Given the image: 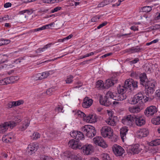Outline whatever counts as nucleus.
<instances>
[{
    "mask_svg": "<svg viewBox=\"0 0 160 160\" xmlns=\"http://www.w3.org/2000/svg\"><path fill=\"white\" fill-rule=\"evenodd\" d=\"M157 84V83L154 79L150 78L146 83V86H147L148 88L146 89L145 93L146 95H148L149 96L151 100H152L154 98L152 94L155 91Z\"/></svg>",
    "mask_w": 160,
    "mask_h": 160,
    "instance_id": "1",
    "label": "nucleus"
},
{
    "mask_svg": "<svg viewBox=\"0 0 160 160\" xmlns=\"http://www.w3.org/2000/svg\"><path fill=\"white\" fill-rule=\"evenodd\" d=\"M149 96L148 95L145 96L141 92L138 93L135 95L132 100V104H136L138 103L140 105L148 101H151Z\"/></svg>",
    "mask_w": 160,
    "mask_h": 160,
    "instance_id": "2",
    "label": "nucleus"
},
{
    "mask_svg": "<svg viewBox=\"0 0 160 160\" xmlns=\"http://www.w3.org/2000/svg\"><path fill=\"white\" fill-rule=\"evenodd\" d=\"M82 131L89 138L94 137L96 134L95 128L91 125H86L82 128Z\"/></svg>",
    "mask_w": 160,
    "mask_h": 160,
    "instance_id": "3",
    "label": "nucleus"
},
{
    "mask_svg": "<svg viewBox=\"0 0 160 160\" xmlns=\"http://www.w3.org/2000/svg\"><path fill=\"white\" fill-rule=\"evenodd\" d=\"M137 81H134L132 79H127L125 81V86L128 87L129 91H133L138 87Z\"/></svg>",
    "mask_w": 160,
    "mask_h": 160,
    "instance_id": "4",
    "label": "nucleus"
},
{
    "mask_svg": "<svg viewBox=\"0 0 160 160\" xmlns=\"http://www.w3.org/2000/svg\"><path fill=\"white\" fill-rule=\"evenodd\" d=\"M102 136L104 138H111L113 136V130L108 126L103 127L101 130Z\"/></svg>",
    "mask_w": 160,
    "mask_h": 160,
    "instance_id": "5",
    "label": "nucleus"
},
{
    "mask_svg": "<svg viewBox=\"0 0 160 160\" xmlns=\"http://www.w3.org/2000/svg\"><path fill=\"white\" fill-rule=\"evenodd\" d=\"M16 126V123L14 122H5L0 125V133H3L5 132L9 127L12 128Z\"/></svg>",
    "mask_w": 160,
    "mask_h": 160,
    "instance_id": "6",
    "label": "nucleus"
},
{
    "mask_svg": "<svg viewBox=\"0 0 160 160\" xmlns=\"http://www.w3.org/2000/svg\"><path fill=\"white\" fill-rule=\"evenodd\" d=\"M135 116L133 115H128L124 116L122 120V123L125 125L131 126L135 120Z\"/></svg>",
    "mask_w": 160,
    "mask_h": 160,
    "instance_id": "7",
    "label": "nucleus"
},
{
    "mask_svg": "<svg viewBox=\"0 0 160 160\" xmlns=\"http://www.w3.org/2000/svg\"><path fill=\"white\" fill-rule=\"evenodd\" d=\"M94 143L96 145H98L103 148H105L107 147V145L103 139L101 137H96L93 139Z\"/></svg>",
    "mask_w": 160,
    "mask_h": 160,
    "instance_id": "8",
    "label": "nucleus"
},
{
    "mask_svg": "<svg viewBox=\"0 0 160 160\" xmlns=\"http://www.w3.org/2000/svg\"><path fill=\"white\" fill-rule=\"evenodd\" d=\"M158 111V109L156 107L154 106H151L147 107L144 113L146 116L148 117L152 116L156 113Z\"/></svg>",
    "mask_w": 160,
    "mask_h": 160,
    "instance_id": "9",
    "label": "nucleus"
},
{
    "mask_svg": "<svg viewBox=\"0 0 160 160\" xmlns=\"http://www.w3.org/2000/svg\"><path fill=\"white\" fill-rule=\"evenodd\" d=\"M112 150L114 154L117 156H121L124 153V150L120 146L115 144L112 147Z\"/></svg>",
    "mask_w": 160,
    "mask_h": 160,
    "instance_id": "10",
    "label": "nucleus"
},
{
    "mask_svg": "<svg viewBox=\"0 0 160 160\" xmlns=\"http://www.w3.org/2000/svg\"><path fill=\"white\" fill-rule=\"evenodd\" d=\"M71 136L77 141L82 140L84 138L83 133L80 131H74L70 133Z\"/></svg>",
    "mask_w": 160,
    "mask_h": 160,
    "instance_id": "11",
    "label": "nucleus"
},
{
    "mask_svg": "<svg viewBox=\"0 0 160 160\" xmlns=\"http://www.w3.org/2000/svg\"><path fill=\"white\" fill-rule=\"evenodd\" d=\"M85 154L88 155L93 152V147L90 144L85 145L80 147Z\"/></svg>",
    "mask_w": 160,
    "mask_h": 160,
    "instance_id": "12",
    "label": "nucleus"
},
{
    "mask_svg": "<svg viewBox=\"0 0 160 160\" xmlns=\"http://www.w3.org/2000/svg\"><path fill=\"white\" fill-rule=\"evenodd\" d=\"M110 99L108 98L105 96L104 98L101 97L99 99V102L102 105L106 107L109 106L112 103V101Z\"/></svg>",
    "mask_w": 160,
    "mask_h": 160,
    "instance_id": "13",
    "label": "nucleus"
},
{
    "mask_svg": "<svg viewBox=\"0 0 160 160\" xmlns=\"http://www.w3.org/2000/svg\"><path fill=\"white\" fill-rule=\"evenodd\" d=\"M139 144H137L132 146L129 148L130 153L133 154H138L142 150V148H139Z\"/></svg>",
    "mask_w": 160,
    "mask_h": 160,
    "instance_id": "14",
    "label": "nucleus"
},
{
    "mask_svg": "<svg viewBox=\"0 0 160 160\" xmlns=\"http://www.w3.org/2000/svg\"><path fill=\"white\" fill-rule=\"evenodd\" d=\"M118 80L116 77H112L110 79H109L106 80L105 85L106 88H108L113 86L114 84L117 83Z\"/></svg>",
    "mask_w": 160,
    "mask_h": 160,
    "instance_id": "15",
    "label": "nucleus"
},
{
    "mask_svg": "<svg viewBox=\"0 0 160 160\" xmlns=\"http://www.w3.org/2000/svg\"><path fill=\"white\" fill-rule=\"evenodd\" d=\"M148 134V130L147 128L141 129L137 132V135L140 138L147 137Z\"/></svg>",
    "mask_w": 160,
    "mask_h": 160,
    "instance_id": "16",
    "label": "nucleus"
},
{
    "mask_svg": "<svg viewBox=\"0 0 160 160\" xmlns=\"http://www.w3.org/2000/svg\"><path fill=\"white\" fill-rule=\"evenodd\" d=\"M93 102V101L92 99L86 97L83 99V101L82 104V106L85 108H88L91 106Z\"/></svg>",
    "mask_w": 160,
    "mask_h": 160,
    "instance_id": "17",
    "label": "nucleus"
},
{
    "mask_svg": "<svg viewBox=\"0 0 160 160\" xmlns=\"http://www.w3.org/2000/svg\"><path fill=\"white\" fill-rule=\"evenodd\" d=\"M135 120L136 124L138 126H141L145 123V118L142 117L136 116Z\"/></svg>",
    "mask_w": 160,
    "mask_h": 160,
    "instance_id": "18",
    "label": "nucleus"
},
{
    "mask_svg": "<svg viewBox=\"0 0 160 160\" xmlns=\"http://www.w3.org/2000/svg\"><path fill=\"white\" fill-rule=\"evenodd\" d=\"M139 78L140 79V83L141 84L146 87V83L148 80L147 78L146 74L145 73H141Z\"/></svg>",
    "mask_w": 160,
    "mask_h": 160,
    "instance_id": "19",
    "label": "nucleus"
},
{
    "mask_svg": "<svg viewBox=\"0 0 160 160\" xmlns=\"http://www.w3.org/2000/svg\"><path fill=\"white\" fill-rule=\"evenodd\" d=\"M69 147L74 149L77 148H80L81 146L78 145V141H75L74 139H72L70 140L68 143Z\"/></svg>",
    "mask_w": 160,
    "mask_h": 160,
    "instance_id": "20",
    "label": "nucleus"
},
{
    "mask_svg": "<svg viewBox=\"0 0 160 160\" xmlns=\"http://www.w3.org/2000/svg\"><path fill=\"white\" fill-rule=\"evenodd\" d=\"M128 130V128L126 126L120 129L121 137L123 142L124 139L126 138V135Z\"/></svg>",
    "mask_w": 160,
    "mask_h": 160,
    "instance_id": "21",
    "label": "nucleus"
},
{
    "mask_svg": "<svg viewBox=\"0 0 160 160\" xmlns=\"http://www.w3.org/2000/svg\"><path fill=\"white\" fill-rule=\"evenodd\" d=\"M128 88L126 86H125V82L123 86H120L119 88H118L117 90L118 93H125Z\"/></svg>",
    "mask_w": 160,
    "mask_h": 160,
    "instance_id": "22",
    "label": "nucleus"
},
{
    "mask_svg": "<svg viewBox=\"0 0 160 160\" xmlns=\"http://www.w3.org/2000/svg\"><path fill=\"white\" fill-rule=\"evenodd\" d=\"M142 50V48H140L138 46L136 47H132L127 49L128 52L130 53H133L136 52H138Z\"/></svg>",
    "mask_w": 160,
    "mask_h": 160,
    "instance_id": "23",
    "label": "nucleus"
},
{
    "mask_svg": "<svg viewBox=\"0 0 160 160\" xmlns=\"http://www.w3.org/2000/svg\"><path fill=\"white\" fill-rule=\"evenodd\" d=\"M32 144L29 145L28 148V151L30 154L34 153L37 150L36 147L33 146Z\"/></svg>",
    "mask_w": 160,
    "mask_h": 160,
    "instance_id": "24",
    "label": "nucleus"
},
{
    "mask_svg": "<svg viewBox=\"0 0 160 160\" xmlns=\"http://www.w3.org/2000/svg\"><path fill=\"white\" fill-rule=\"evenodd\" d=\"M117 117L114 116L113 118H108V120L106 121L107 123L111 126H115L116 125V121H115V118H116Z\"/></svg>",
    "mask_w": 160,
    "mask_h": 160,
    "instance_id": "25",
    "label": "nucleus"
},
{
    "mask_svg": "<svg viewBox=\"0 0 160 160\" xmlns=\"http://www.w3.org/2000/svg\"><path fill=\"white\" fill-rule=\"evenodd\" d=\"M29 124V121L28 120H27L24 122L23 123L22 125L19 127V130L21 131L25 130L28 126Z\"/></svg>",
    "mask_w": 160,
    "mask_h": 160,
    "instance_id": "26",
    "label": "nucleus"
},
{
    "mask_svg": "<svg viewBox=\"0 0 160 160\" xmlns=\"http://www.w3.org/2000/svg\"><path fill=\"white\" fill-rule=\"evenodd\" d=\"M105 96H106L107 98H108L111 99V100H112V99L114 100H117L116 99V96H115L113 94V93L110 91H108L105 95Z\"/></svg>",
    "mask_w": 160,
    "mask_h": 160,
    "instance_id": "27",
    "label": "nucleus"
},
{
    "mask_svg": "<svg viewBox=\"0 0 160 160\" xmlns=\"http://www.w3.org/2000/svg\"><path fill=\"white\" fill-rule=\"evenodd\" d=\"M149 145L151 146H154L160 145V139H156L152 141L149 142Z\"/></svg>",
    "mask_w": 160,
    "mask_h": 160,
    "instance_id": "28",
    "label": "nucleus"
},
{
    "mask_svg": "<svg viewBox=\"0 0 160 160\" xmlns=\"http://www.w3.org/2000/svg\"><path fill=\"white\" fill-rule=\"evenodd\" d=\"M117 100L122 101L125 99L127 96L125 93H118L117 94Z\"/></svg>",
    "mask_w": 160,
    "mask_h": 160,
    "instance_id": "29",
    "label": "nucleus"
},
{
    "mask_svg": "<svg viewBox=\"0 0 160 160\" xmlns=\"http://www.w3.org/2000/svg\"><path fill=\"white\" fill-rule=\"evenodd\" d=\"M52 45V43L48 44L45 45L43 48L38 49L36 50V52L40 53L41 52H43L45 50V49H47L48 48L50 47Z\"/></svg>",
    "mask_w": 160,
    "mask_h": 160,
    "instance_id": "30",
    "label": "nucleus"
},
{
    "mask_svg": "<svg viewBox=\"0 0 160 160\" xmlns=\"http://www.w3.org/2000/svg\"><path fill=\"white\" fill-rule=\"evenodd\" d=\"M112 0H104L98 5V7H102L105 5L108 4L110 2H112Z\"/></svg>",
    "mask_w": 160,
    "mask_h": 160,
    "instance_id": "31",
    "label": "nucleus"
},
{
    "mask_svg": "<svg viewBox=\"0 0 160 160\" xmlns=\"http://www.w3.org/2000/svg\"><path fill=\"white\" fill-rule=\"evenodd\" d=\"M152 123L155 125L160 124V116H158L152 119Z\"/></svg>",
    "mask_w": 160,
    "mask_h": 160,
    "instance_id": "32",
    "label": "nucleus"
},
{
    "mask_svg": "<svg viewBox=\"0 0 160 160\" xmlns=\"http://www.w3.org/2000/svg\"><path fill=\"white\" fill-rule=\"evenodd\" d=\"M141 73L138 72H133L130 74V76L133 78L137 79L138 78Z\"/></svg>",
    "mask_w": 160,
    "mask_h": 160,
    "instance_id": "33",
    "label": "nucleus"
},
{
    "mask_svg": "<svg viewBox=\"0 0 160 160\" xmlns=\"http://www.w3.org/2000/svg\"><path fill=\"white\" fill-rule=\"evenodd\" d=\"M39 73L40 76V80L47 78L50 74L48 72H45L42 73Z\"/></svg>",
    "mask_w": 160,
    "mask_h": 160,
    "instance_id": "34",
    "label": "nucleus"
},
{
    "mask_svg": "<svg viewBox=\"0 0 160 160\" xmlns=\"http://www.w3.org/2000/svg\"><path fill=\"white\" fill-rule=\"evenodd\" d=\"M101 157L102 158L103 160H110L111 158H110L109 155L107 153H103L102 154Z\"/></svg>",
    "mask_w": 160,
    "mask_h": 160,
    "instance_id": "35",
    "label": "nucleus"
},
{
    "mask_svg": "<svg viewBox=\"0 0 160 160\" xmlns=\"http://www.w3.org/2000/svg\"><path fill=\"white\" fill-rule=\"evenodd\" d=\"M73 78V76L72 75L68 76L67 78L65 80L66 83L69 84L72 83L73 81L72 79Z\"/></svg>",
    "mask_w": 160,
    "mask_h": 160,
    "instance_id": "36",
    "label": "nucleus"
},
{
    "mask_svg": "<svg viewBox=\"0 0 160 160\" xmlns=\"http://www.w3.org/2000/svg\"><path fill=\"white\" fill-rule=\"evenodd\" d=\"M64 155L68 158H72L73 156V153L69 151H67L65 152Z\"/></svg>",
    "mask_w": 160,
    "mask_h": 160,
    "instance_id": "37",
    "label": "nucleus"
},
{
    "mask_svg": "<svg viewBox=\"0 0 160 160\" xmlns=\"http://www.w3.org/2000/svg\"><path fill=\"white\" fill-rule=\"evenodd\" d=\"M0 41L1 43L2 46L4 45H7L10 43L11 41L9 40L1 39H0Z\"/></svg>",
    "mask_w": 160,
    "mask_h": 160,
    "instance_id": "38",
    "label": "nucleus"
},
{
    "mask_svg": "<svg viewBox=\"0 0 160 160\" xmlns=\"http://www.w3.org/2000/svg\"><path fill=\"white\" fill-rule=\"evenodd\" d=\"M130 111L133 113L138 112L140 111V109L138 107H133L130 110Z\"/></svg>",
    "mask_w": 160,
    "mask_h": 160,
    "instance_id": "39",
    "label": "nucleus"
},
{
    "mask_svg": "<svg viewBox=\"0 0 160 160\" xmlns=\"http://www.w3.org/2000/svg\"><path fill=\"white\" fill-rule=\"evenodd\" d=\"M76 114L80 117L83 118V119L85 118V117L86 116V115L83 112L80 111H78L76 113Z\"/></svg>",
    "mask_w": 160,
    "mask_h": 160,
    "instance_id": "40",
    "label": "nucleus"
},
{
    "mask_svg": "<svg viewBox=\"0 0 160 160\" xmlns=\"http://www.w3.org/2000/svg\"><path fill=\"white\" fill-rule=\"evenodd\" d=\"M152 10V7L150 6H145L143 7L142 10L143 12H148Z\"/></svg>",
    "mask_w": 160,
    "mask_h": 160,
    "instance_id": "41",
    "label": "nucleus"
},
{
    "mask_svg": "<svg viewBox=\"0 0 160 160\" xmlns=\"http://www.w3.org/2000/svg\"><path fill=\"white\" fill-rule=\"evenodd\" d=\"M25 13H27L28 14H31L32 12L29 10L27 9L20 11L19 12L20 14H23Z\"/></svg>",
    "mask_w": 160,
    "mask_h": 160,
    "instance_id": "42",
    "label": "nucleus"
},
{
    "mask_svg": "<svg viewBox=\"0 0 160 160\" xmlns=\"http://www.w3.org/2000/svg\"><path fill=\"white\" fill-rule=\"evenodd\" d=\"M103 82L102 80L98 81L96 83V86L97 88L101 87L103 86Z\"/></svg>",
    "mask_w": 160,
    "mask_h": 160,
    "instance_id": "43",
    "label": "nucleus"
},
{
    "mask_svg": "<svg viewBox=\"0 0 160 160\" xmlns=\"http://www.w3.org/2000/svg\"><path fill=\"white\" fill-rule=\"evenodd\" d=\"M6 142H9L11 143L13 141V138L10 136H9L7 137L5 140H4Z\"/></svg>",
    "mask_w": 160,
    "mask_h": 160,
    "instance_id": "44",
    "label": "nucleus"
},
{
    "mask_svg": "<svg viewBox=\"0 0 160 160\" xmlns=\"http://www.w3.org/2000/svg\"><path fill=\"white\" fill-rule=\"evenodd\" d=\"M39 73L34 74L32 77L33 79L34 80H40Z\"/></svg>",
    "mask_w": 160,
    "mask_h": 160,
    "instance_id": "45",
    "label": "nucleus"
},
{
    "mask_svg": "<svg viewBox=\"0 0 160 160\" xmlns=\"http://www.w3.org/2000/svg\"><path fill=\"white\" fill-rule=\"evenodd\" d=\"M33 139H36L38 138H39L40 137V135L39 133L37 132H34L33 135Z\"/></svg>",
    "mask_w": 160,
    "mask_h": 160,
    "instance_id": "46",
    "label": "nucleus"
},
{
    "mask_svg": "<svg viewBox=\"0 0 160 160\" xmlns=\"http://www.w3.org/2000/svg\"><path fill=\"white\" fill-rule=\"evenodd\" d=\"M14 119L15 120L16 122H15V123H16V125L17 123L20 122L22 121L21 117L19 116H17L15 117Z\"/></svg>",
    "mask_w": 160,
    "mask_h": 160,
    "instance_id": "47",
    "label": "nucleus"
},
{
    "mask_svg": "<svg viewBox=\"0 0 160 160\" xmlns=\"http://www.w3.org/2000/svg\"><path fill=\"white\" fill-rule=\"evenodd\" d=\"M91 119H90V123L95 122L97 121L96 118V116L95 115H90Z\"/></svg>",
    "mask_w": 160,
    "mask_h": 160,
    "instance_id": "48",
    "label": "nucleus"
},
{
    "mask_svg": "<svg viewBox=\"0 0 160 160\" xmlns=\"http://www.w3.org/2000/svg\"><path fill=\"white\" fill-rule=\"evenodd\" d=\"M100 17L101 16L98 15L92 18L91 21L93 22H95L97 21V19H99Z\"/></svg>",
    "mask_w": 160,
    "mask_h": 160,
    "instance_id": "49",
    "label": "nucleus"
},
{
    "mask_svg": "<svg viewBox=\"0 0 160 160\" xmlns=\"http://www.w3.org/2000/svg\"><path fill=\"white\" fill-rule=\"evenodd\" d=\"M41 1L44 3H54V0H42Z\"/></svg>",
    "mask_w": 160,
    "mask_h": 160,
    "instance_id": "50",
    "label": "nucleus"
},
{
    "mask_svg": "<svg viewBox=\"0 0 160 160\" xmlns=\"http://www.w3.org/2000/svg\"><path fill=\"white\" fill-rule=\"evenodd\" d=\"M74 0L68 1L67 2L68 5H66L67 7H69V6H74Z\"/></svg>",
    "mask_w": 160,
    "mask_h": 160,
    "instance_id": "51",
    "label": "nucleus"
},
{
    "mask_svg": "<svg viewBox=\"0 0 160 160\" xmlns=\"http://www.w3.org/2000/svg\"><path fill=\"white\" fill-rule=\"evenodd\" d=\"M90 115H88L87 116H85V118L83 119L84 120L87 122L90 123V119H91Z\"/></svg>",
    "mask_w": 160,
    "mask_h": 160,
    "instance_id": "52",
    "label": "nucleus"
},
{
    "mask_svg": "<svg viewBox=\"0 0 160 160\" xmlns=\"http://www.w3.org/2000/svg\"><path fill=\"white\" fill-rule=\"evenodd\" d=\"M61 8V7H55L52 10L51 12L54 13V12H57L58 10H60Z\"/></svg>",
    "mask_w": 160,
    "mask_h": 160,
    "instance_id": "53",
    "label": "nucleus"
},
{
    "mask_svg": "<svg viewBox=\"0 0 160 160\" xmlns=\"http://www.w3.org/2000/svg\"><path fill=\"white\" fill-rule=\"evenodd\" d=\"M108 23V22H104L102 23L101 24H100L99 25L97 28L98 29H99L100 28H101L103 27V26H105Z\"/></svg>",
    "mask_w": 160,
    "mask_h": 160,
    "instance_id": "54",
    "label": "nucleus"
},
{
    "mask_svg": "<svg viewBox=\"0 0 160 160\" xmlns=\"http://www.w3.org/2000/svg\"><path fill=\"white\" fill-rule=\"evenodd\" d=\"M53 92V89L52 88H49L47 90L46 92L47 94L48 95H51Z\"/></svg>",
    "mask_w": 160,
    "mask_h": 160,
    "instance_id": "55",
    "label": "nucleus"
},
{
    "mask_svg": "<svg viewBox=\"0 0 160 160\" xmlns=\"http://www.w3.org/2000/svg\"><path fill=\"white\" fill-rule=\"evenodd\" d=\"M75 160H81V158L78 155H75L73 156V157Z\"/></svg>",
    "mask_w": 160,
    "mask_h": 160,
    "instance_id": "56",
    "label": "nucleus"
},
{
    "mask_svg": "<svg viewBox=\"0 0 160 160\" xmlns=\"http://www.w3.org/2000/svg\"><path fill=\"white\" fill-rule=\"evenodd\" d=\"M48 11V9H45L44 8H42L40 9V12L42 13H44L47 12Z\"/></svg>",
    "mask_w": 160,
    "mask_h": 160,
    "instance_id": "57",
    "label": "nucleus"
},
{
    "mask_svg": "<svg viewBox=\"0 0 160 160\" xmlns=\"http://www.w3.org/2000/svg\"><path fill=\"white\" fill-rule=\"evenodd\" d=\"M4 57V55H0V64L5 62V61L3 59Z\"/></svg>",
    "mask_w": 160,
    "mask_h": 160,
    "instance_id": "58",
    "label": "nucleus"
},
{
    "mask_svg": "<svg viewBox=\"0 0 160 160\" xmlns=\"http://www.w3.org/2000/svg\"><path fill=\"white\" fill-rule=\"evenodd\" d=\"M7 108H13L12 102H10L7 105Z\"/></svg>",
    "mask_w": 160,
    "mask_h": 160,
    "instance_id": "59",
    "label": "nucleus"
},
{
    "mask_svg": "<svg viewBox=\"0 0 160 160\" xmlns=\"http://www.w3.org/2000/svg\"><path fill=\"white\" fill-rule=\"evenodd\" d=\"M12 6L11 3L8 2L5 3L4 5V7L5 8H7L11 7Z\"/></svg>",
    "mask_w": 160,
    "mask_h": 160,
    "instance_id": "60",
    "label": "nucleus"
},
{
    "mask_svg": "<svg viewBox=\"0 0 160 160\" xmlns=\"http://www.w3.org/2000/svg\"><path fill=\"white\" fill-rule=\"evenodd\" d=\"M47 156H46L44 154H42L40 155V160H45L46 158H47Z\"/></svg>",
    "mask_w": 160,
    "mask_h": 160,
    "instance_id": "61",
    "label": "nucleus"
},
{
    "mask_svg": "<svg viewBox=\"0 0 160 160\" xmlns=\"http://www.w3.org/2000/svg\"><path fill=\"white\" fill-rule=\"evenodd\" d=\"M160 29V25L159 24H155L153 26V29L157 30Z\"/></svg>",
    "mask_w": 160,
    "mask_h": 160,
    "instance_id": "62",
    "label": "nucleus"
},
{
    "mask_svg": "<svg viewBox=\"0 0 160 160\" xmlns=\"http://www.w3.org/2000/svg\"><path fill=\"white\" fill-rule=\"evenodd\" d=\"M4 79L6 85L11 83V81H10L8 78H4Z\"/></svg>",
    "mask_w": 160,
    "mask_h": 160,
    "instance_id": "63",
    "label": "nucleus"
},
{
    "mask_svg": "<svg viewBox=\"0 0 160 160\" xmlns=\"http://www.w3.org/2000/svg\"><path fill=\"white\" fill-rule=\"evenodd\" d=\"M17 104L18 106H19L24 103V101L22 100H19L16 101Z\"/></svg>",
    "mask_w": 160,
    "mask_h": 160,
    "instance_id": "64",
    "label": "nucleus"
}]
</instances>
